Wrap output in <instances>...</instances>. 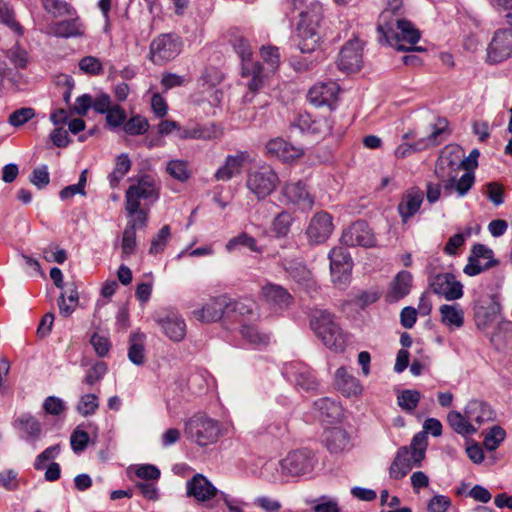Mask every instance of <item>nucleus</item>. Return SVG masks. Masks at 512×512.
I'll use <instances>...</instances> for the list:
<instances>
[{
	"label": "nucleus",
	"instance_id": "nucleus-1",
	"mask_svg": "<svg viewBox=\"0 0 512 512\" xmlns=\"http://www.w3.org/2000/svg\"><path fill=\"white\" fill-rule=\"evenodd\" d=\"M464 152L459 146L445 147L435 165L434 173L443 184L444 193L451 195L455 191L458 196H465L475 182L472 171H466L459 179L458 175L463 169Z\"/></svg>",
	"mask_w": 512,
	"mask_h": 512
},
{
	"label": "nucleus",
	"instance_id": "nucleus-2",
	"mask_svg": "<svg viewBox=\"0 0 512 512\" xmlns=\"http://www.w3.org/2000/svg\"><path fill=\"white\" fill-rule=\"evenodd\" d=\"M158 198L159 188L155 179L150 175H143L126 191L125 210L128 217L138 218L141 223L147 221L150 205Z\"/></svg>",
	"mask_w": 512,
	"mask_h": 512
},
{
	"label": "nucleus",
	"instance_id": "nucleus-3",
	"mask_svg": "<svg viewBox=\"0 0 512 512\" xmlns=\"http://www.w3.org/2000/svg\"><path fill=\"white\" fill-rule=\"evenodd\" d=\"M251 312V302L232 301L228 296L220 295L210 298L201 309L194 310L193 315L197 320L206 323L215 322L221 318L234 322L238 316L242 320L245 315L251 314Z\"/></svg>",
	"mask_w": 512,
	"mask_h": 512
},
{
	"label": "nucleus",
	"instance_id": "nucleus-4",
	"mask_svg": "<svg viewBox=\"0 0 512 512\" xmlns=\"http://www.w3.org/2000/svg\"><path fill=\"white\" fill-rule=\"evenodd\" d=\"M233 47L241 59V77L246 80L245 84L249 92L255 94L265 84L264 68L259 62L252 60V48L247 39L243 37L236 38Z\"/></svg>",
	"mask_w": 512,
	"mask_h": 512
},
{
	"label": "nucleus",
	"instance_id": "nucleus-5",
	"mask_svg": "<svg viewBox=\"0 0 512 512\" xmlns=\"http://www.w3.org/2000/svg\"><path fill=\"white\" fill-rule=\"evenodd\" d=\"M310 326L318 338L330 349L343 350L345 336L334 320V315L326 310L314 309L310 315Z\"/></svg>",
	"mask_w": 512,
	"mask_h": 512
},
{
	"label": "nucleus",
	"instance_id": "nucleus-6",
	"mask_svg": "<svg viewBox=\"0 0 512 512\" xmlns=\"http://www.w3.org/2000/svg\"><path fill=\"white\" fill-rule=\"evenodd\" d=\"M185 433L197 445L208 446L218 440L220 426L216 420L197 414L186 422Z\"/></svg>",
	"mask_w": 512,
	"mask_h": 512
},
{
	"label": "nucleus",
	"instance_id": "nucleus-7",
	"mask_svg": "<svg viewBox=\"0 0 512 512\" xmlns=\"http://www.w3.org/2000/svg\"><path fill=\"white\" fill-rule=\"evenodd\" d=\"M182 46V40L177 34H160L150 43L149 58L156 65H164L181 53Z\"/></svg>",
	"mask_w": 512,
	"mask_h": 512
},
{
	"label": "nucleus",
	"instance_id": "nucleus-8",
	"mask_svg": "<svg viewBox=\"0 0 512 512\" xmlns=\"http://www.w3.org/2000/svg\"><path fill=\"white\" fill-rule=\"evenodd\" d=\"M277 173L269 166L251 170L247 174L246 187L258 199L268 197L279 185Z\"/></svg>",
	"mask_w": 512,
	"mask_h": 512
},
{
	"label": "nucleus",
	"instance_id": "nucleus-9",
	"mask_svg": "<svg viewBox=\"0 0 512 512\" xmlns=\"http://www.w3.org/2000/svg\"><path fill=\"white\" fill-rule=\"evenodd\" d=\"M280 201L286 206H293L303 212L310 211L315 203V196L304 181L285 182L281 187Z\"/></svg>",
	"mask_w": 512,
	"mask_h": 512
},
{
	"label": "nucleus",
	"instance_id": "nucleus-10",
	"mask_svg": "<svg viewBox=\"0 0 512 512\" xmlns=\"http://www.w3.org/2000/svg\"><path fill=\"white\" fill-rule=\"evenodd\" d=\"M282 373L298 390L313 392L319 386L313 370L304 362L292 361L286 363Z\"/></svg>",
	"mask_w": 512,
	"mask_h": 512
},
{
	"label": "nucleus",
	"instance_id": "nucleus-11",
	"mask_svg": "<svg viewBox=\"0 0 512 512\" xmlns=\"http://www.w3.org/2000/svg\"><path fill=\"white\" fill-rule=\"evenodd\" d=\"M512 57V29H497L487 47V60L490 63H501Z\"/></svg>",
	"mask_w": 512,
	"mask_h": 512
},
{
	"label": "nucleus",
	"instance_id": "nucleus-12",
	"mask_svg": "<svg viewBox=\"0 0 512 512\" xmlns=\"http://www.w3.org/2000/svg\"><path fill=\"white\" fill-rule=\"evenodd\" d=\"M281 471L289 476H301L310 473L314 467V457L306 450L290 452L281 462Z\"/></svg>",
	"mask_w": 512,
	"mask_h": 512
},
{
	"label": "nucleus",
	"instance_id": "nucleus-13",
	"mask_svg": "<svg viewBox=\"0 0 512 512\" xmlns=\"http://www.w3.org/2000/svg\"><path fill=\"white\" fill-rule=\"evenodd\" d=\"M493 256L492 249L486 245L480 243L473 245L468 257V263L464 267V273L469 276H476L492 268L497 265V261L493 259Z\"/></svg>",
	"mask_w": 512,
	"mask_h": 512
},
{
	"label": "nucleus",
	"instance_id": "nucleus-14",
	"mask_svg": "<svg viewBox=\"0 0 512 512\" xmlns=\"http://www.w3.org/2000/svg\"><path fill=\"white\" fill-rule=\"evenodd\" d=\"M394 33L396 37L386 41L390 46L399 51H422V48L414 46L420 39V32L410 21L403 19Z\"/></svg>",
	"mask_w": 512,
	"mask_h": 512
},
{
	"label": "nucleus",
	"instance_id": "nucleus-15",
	"mask_svg": "<svg viewBox=\"0 0 512 512\" xmlns=\"http://www.w3.org/2000/svg\"><path fill=\"white\" fill-rule=\"evenodd\" d=\"M332 216L326 211L315 213L306 228V235L310 243L322 244L327 241L333 232Z\"/></svg>",
	"mask_w": 512,
	"mask_h": 512
},
{
	"label": "nucleus",
	"instance_id": "nucleus-16",
	"mask_svg": "<svg viewBox=\"0 0 512 512\" xmlns=\"http://www.w3.org/2000/svg\"><path fill=\"white\" fill-rule=\"evenodd\" d=\"M341 241L346 246L374 247L376 238L365 221H356L344 230Z\"/></svg>",
	"mask_w": 512,
	"mask_h": 512
},
{
	"label": "nucleus",
	"instance_id": "nucleus-17",
	"mask_svg": "<svg viewBox=\"0 0 512 512\" xmlns=\"http://www.w3.org/2000/svg\"><path fill=\"white\" fill-rule=\"evenodd\" d=\"M68 19L53 21L47 26V33L58 38H79L85 36L86 26L77 14Z\"/></svg>",
	"mask_w": 512,
	"mask_h": 512
},
{
	"label": "nucleus",
	"instance_id": "nucleus-18",
	"mask_svg": "<svg viewBox=\"0 0 512 512\" xmlns=\"http://www.w3.org/2000/svg\"><path fill=\"white\" fill-rule=\"evenodd\" d=\"M363 43L358 38L350 39L339 53L338 67L347 73L357 72L362 65Z\"/></svg>",
	"mask_w": 512,
	"mask_h": 512
},
{
	"label": "nucleus",
	"instance_id": "nucleus-19",
	"mask_svg": "<svg viewBox=\"0 0 512 512\" xmlns=\"http://www.w3.org/2000/svg\"><path fill=\"white\" fill-rule=\"evenodd\" d=\"M430 286L435 294L443 296L448 301L457 300L463 296V285L451 273L434 276Z\"/></svg>",
	"mask_w": 512,
	"mask_h": 512
},
{
	"label": "nucleus",
	"instance_id": "nucleus-20",
	"mask_svg": "<svg viewBox=\"0 0 512 512\" xmlns=\"http://www.w3.org/2000/svg\"><path fill=\"white\" fill-rule=\"evenodd\" d=\"M427 447V437L424 433H417L409 447L403 446L398 449L396 456H402L403 464L420 466L422 460L425 458V451Z\"/></svg>",
	"mask_w": 512,
	"mask_h": 512
},
{
	"label": "nucleus",
	"instance_id": "nucleus-21",
	"mask_svg": "<svg viewBox=\"0 0 512 512\" xmlns=\"http://www.w3.org/2000/svg\"><path fill=\"white\" fill-rule=\"evenodd\" d=\"M424 200V193L419 187L407 189L398 204V213L403 223H407L419 212Z\"/></svg>",
	"mask_w": 512,
	"mask_h": 512
},
{
	"label": "nucleus",
	"instance_id": "nucleus-22",
	"mask_svg": "<svg viewBox=\"0 0 512 512\" xmlns=\"http://www.w3.org/2000/svg\"><path fill=\"white\" fill-rule=\"evenodd\" d=\"M339 90V85L334 81L319 82L310 88L307 97L315 106L331 107L336 101Z\"/></svg>",
	"mask_w": 512,
	"mask_h": 512
},
{
	"label": "nucleus",
	"instance_id": "nucleus-23",
	"mask_svg": "<svg viewBox=\"0 0 512 512\" xmlns=\"http://www.w3.org/2000/svg\"><path fill=\"white\" fill-rule=\"evenodd\" d=\"M261 297L275 310H283L293 303V296L281 285L267 283L261 289Z\"/></svg>",
	"mask_w": 512,
	"mask_h": 512
},
{
	"label": "nucleus",
	"instance_id": "nucleus-24",
	"mask_svg": "<svg viewBox=\"0 0 512 512\" xmlns=\"http://www.w3.org/2000/svg\"><path fill=\"white\" fill-rule=\"evenodd\" d=\"M412 284L413 276L409 271L398 272L388 286L384 296L385 301L389 304L400 301L410 293Z\"/></svg>",
	"mask_w": 512,
	"mask_h": 512
},
{
	"label": "nucleus",
	"instance_id": "nucleus-25",
	"mask_svg": "<svg viewBox=\"0 0 512 512\" xmlns=\"http://www.w3.org/2000/svg\"><path fill=\"white\" fill-rule=\"evenodd\" d=\"M266 153L283 162H292L300 158L304 151L300 147H296L282 138L271 139L266 144Z\"/></svg>",
	"mask_w": 512,
	"mask_h": 512
},
{
	"label": "nucleus",
	"instance_id": "nucleus-26",
	"mask_svg": "<svg viewBox=\"0 0 512 512\" xmlns=\"http://www.w3.org/2000/svg\"><path fill=\"white\" fill-rule=\"evenodd\" d=\"M247 162H251L250 154L247 151H238L235 155H228L224 165L215 172L214 177L218 181H229L241 173L242 167Z\"/></svg>",
	"mask_w": 512,
	"mask_h": 512
},
{
	"label": "nucleus",
	"instance_id": "nucleus-27",
	"mask_svg": "<svg viewBox=\"0 0 512 512\" xmlns=\"http://www.w3.org/2000/svg\"><path fill=\"white\" fill-rule=\"evenodd\" d=\"M187 494L199 502L213 499L217 494V488L202 474H196L187 482Z\"/></svg>",
	"mask_w": 512,
	"mask_h": 512
},
{
	"label": "nucleus",
	"instance_id": "nucleus-28",
	"mask_svg": "<svg viewBox=\"0 0 512 512\" xmlns=\"http://www.w3.org/2000/svg\"><path fill=\"white\" fill-rule=\"evenodd\" d=\"M500 312L501 305L495 297L491 298V301L487 306L480 305L476 307L474 319L477 328L486 332L489 328L498 322Z\"/></svg>",
	"mask_w": 512,
	"mask_h": 512
},
{
	"label": "nucleus",
	"instance_id": "nucleus-29",
	"mask_svg": "<svg viewBox=\"0 0 512 512\" xmlns=\"http://www.w3.org/2000/svg\"><path fill=\"white\" fill-rule=\"evenodd\" d=\"M254 316L255 314L252 311L251 314L245 315L242 320L241 317L238 316L234 322L239 323L240 334L249 344L255 347L266 346L269 343V336L260 332L253 323H250V321L254 319Z\"/></svg>",
	"mask_w": 512,
	"mask_h": 512
},
{
	"label": "nucleus",
	"instance_id": "nucleus-30",
	"mask_svg": "<svg viewBox=\"0 0 512 512\" xmlns=\"http://www.w3.org/2000/svg\"><path fill=\"white\" fill-rule=\"evenodd\" d=\"M465 415L471 424L477 426V431L486 422L494 420V411L491 406L481 400L473 399L465 406Z\"/></svg>",
	"mask_w": 512,
	"mask_h": 512
},
{
	"label": "nucleus",
	"instance_id": "nucleus-31",
	"mask_svg": "<svg viewBox=\"0 0 512 512\" xmlns=\"http://www.w3.org/2000/svg\"><path fill=\"white\" fill-rule=\"evenodd\" d=\"M294 125L303 132L312 134H330L331 121L327 118H313L309 113H300L294 121Z\"/></svg>",
	"mask_w": 512,
	"mask_h": 512
},
{
	"label": "nucleus",
	"instance_id": "nucleus-32",
	"mask_svg": "<svg viewBox=\"0 0 512 512\" xmlns=\"http://www.w3.org/2000/svg\"><path fill=\"white\" fill-rule=\"evenodd\" d=\"M403 12H396L392 10L383 9L378 17L377 31L380 34L379 40L383 39L385 42L388 38H395V29L403 20Z\"/></svg>",
	"mask_w": 512,
	"mask_h": 512
},
{
	"label": "nucleus",
	"instance_id": "nucleus-33",
	"mask_svg": "<svg viewBox=\"0 0 512 512\" xmlns=\"http://www.w3.org/2000/svg\"><path fill=\"white\" fill-rule=\"evenodd\" d=\"M335 385L346 397L359 396L363 391L360 381L355 376L348 373L345 367H340L336 370Z\"/></svg>",
	"mask_w": 512,
	"mask_h": 512
},
{
	"label": "nucleus",
	"instance_id": "nucleus-34",
	"mask_svg": "<svg viewBox=\"0 0 512 512\" xmlns=\"http://www.w3.org/2000/svg\"><path fill=\"white\" fill-rule=\"evenodd\" d=\"M14 427L25 433V440L28 442L37 441L42 434L41 422L29 413L18 416L14 421Z\"/></svg>",
	"mask_w": 512,
	"mask_h": 512
},
{
	"label": "nucleus",
	"instance_id": "nucleus-35",
	"mask_svg": "<svg viewBox=\"0 0 512 512\" xmlns=\"http://www.w3.org/2000/svg\"><path fill=\"white\" fill-rule=\"evenodd\" d=\"M445 127L435 128L427 139H422L414 144H401L395 150V156L397 158H405L412 152L423 150L429 146L438 144V137L444 132Z\"/></svg>",
	"mask_w": 512,
	"mask_h": 512
},
{
	"label": "nucleus",
	"instance_id": "nucleus-36",
	"mask_svg": "<svg viewBox=\"0 0 512 512\" xmlns=\"http://www.w3.org/2000/svg\"><path fill=\"white\" fill-rule=\"evenodd\" d=\"M314 406L319 411L320 419L328 424L338 421L342 416V407L330 398L318 399Z\"/></svg>",
	"mask_w": 512,
	"mask_h": 512
},
{
	"label": "nucleus",
	"instance_id": "nucleus-37",
	"mask_svg": "<svg viewBox=\"0 0 512 512\" xmlns=\"http://www.w3.org/2000/svg\"><path fill=\"white\" fill-rule=\"evenodd\" d=\"M441 322L450 329H458L464 325V310L455 304H444L439 308Z\"/></svg>",
	"mask_w": 512,
	"mask_h": 512
},
{
	"label": "nucleus",
	"instance_id": "nucleus-38",
	"mask_svg": "<svg viewBox=\"0 0 512 512\" xmlns=\"http://www.w3.org/2000/svg\"><path fill=\"white\" fill-rule=\"evenodd\" d=\"M160 323L163 332L172 341L179 342L184 339L186 335V324L183 318L172 314L161 320Z\"/></svg>",
	"mask_w": 512,
	"mask_h": 512
},
{
	"label": "nucleus",
	"instance_id": "nucleus-39",
	"mask_svg": "<svg viewBox=\"0 0 512 512\" xmlns=\"http://www.w3.org/2000/svg\"><path fill=\"white\" fill-rule=\"evenodd\" d=\"M147 221L143 223L135 217H129L126 228L123 232L121 248L125 255H131L134 253L136 247V229L144 228Z\"/></svg>",
	"mask_w": 512,
	"mask_h": 512
},
{
	"label": "nucleus",
	"instance_id": "nucleus-40",
	"mask_svg": "<svg viewBox=\"0 0 512 512\" xmlns=\"http://www.w3.org/2000/svg\"><path fill=\"white\" fill-rule=\"evenodd\" d=\"M297 36L299 38L298 47L302 53H312L318 48L320 36L314 27L303 26L300 23Z\"/></svg>",
	"mask_w": 512,
	"mask_h": 512
},
{
	"label": "nucleus",
	"instance_id": "nucleus-41",
	"mask_svg": "<svg viewBox=\"0 0 512 512\" xmlns=\"http://www.w3.org/2000/svg\"><path fill=\"white\" fill-rule=\"evenodd\" d=\"M324 437L327 448L333 453L343 451L349 444V436L341 427L327 429Z\"/></svg>",
	"mask_w": 512,
	"mask_h": 512
},
{
	"label": "nucleus",
	"instance_id": "nucleus-42",
	"mask_svg": "<svg viewBox=\"0 0 512 512\" xmlns=\"http://www.w3.org/2000/svg\"><path fill=\"white\" fill-rule=\"evenodd\" d=\"M447 421L453 431L459 435L469 436L477 433V426L470 423L465 413L461 414L455 410L450 411L447 415Z\"/></svg>",
	"mask_w": 512,
	"mask_h": 512
},
{
	"label": "nucleus",
	"instance_id": "nucleus-43",
	"mask_svg": "<svg viewBox=\"0 0 512 512\" xmlns=\"http://www.w3.org/2000/svg\"><path fill=\"white\" fill-rule=\"evenodd\" d=\"M42 8L54 19L75 15V8L64 0H40Z\"/></svg>",
	"mask_w": 512,
	"mask_h": 512
},
{
	"label": "nucleus",
	"instance_id": "nucleus-44",
	"mask_svg": "<svg viewBox=\"0 0 512 512\" xmlns=\"http://www.w3.org/2000/svg\"><path fill=\"white\" fill-rule=\"evenodd\" d=\"M131 160L127 154H121L116 158L115 167L109 174V184L112 188L118 187L119 183L131 169Z\"/></svg>",
	"mask_w": 512,
	"mask_h": 512
},
{
	"label": "nucleus",
	"instance_id": "nucleus-45",
	"mask_svg": "<svg viewBox=\"0 0 512 512\" xmlns=\"http://www.w3.org/2000/svg\"><path fill=\"white\" fill-rule=\"evenodd\" d=\"M260 56L263 62L267 65L266 78L269 73H275L280 66V52L278 47L267 45L260 48Z\"/></svg>",
	"mask_w": 512,
	"mask_h": 512
},
{
	"label": "nucleus",
	"instance_id": "nucleus-46",
	"mask_svg": "<svg viewBox=\"0 0 512 512\" xmlns=\"http://www.w3.org/2000/svg\"><path fill=\"white\" fill-rule=\"evenodd\" d=\"M294 219L292 214L287 211H282L276 215L271 224V231L277 238H283L290 232L291 225Z\"/></svg>",
	"mask_w": 512,
	"mask_h": 512
},
{
	"label": "nucleus",
	"instance_id": "nucleus-47",
	"mask_svg": "<svg viewBox=\"0 0 512 512\" xmlns=\"http://www.w3.org/2000/svg\"><path fill=\"white\" fill-rule=\"evenodd\" d=\"M240 246L246 247L252 252H262V248L257 245L256 239L245 232L231 238L226 244V250L232 252Z\"/></svg>",
	"mask_w": 512,
	"mask_h": 512
},
{
	"label": "nucleus",
	"instance_id": "nucleus-48",
	"mask_svg": "<svg viewBox=\"0 0 512 512\" xmlns=\"http://www.w3.org/2000/svg\"><path fill=\"white\" fill-rule=\"evenodd\" d=\"M222 81V76L220 72L215 68H206L200 78L198 79V85L202 87L204 90H211L215 96L219 93L218 90H215L217 84ZM218 100V97H216Z\"/></svg>",
	"mask_w": 512,
	"mask_h": 512
},
{
	"label": "nucleus",
	"instance_id": "nucleus-49",
	"mask_svg": "<svg viewBox=\"0 0 512 512\" xmlns=\"http://www.w3.org/2000/svg\"><path fill=\"white\" fill-rule=\"evenodd\" d=\"M143 335L134 334L130 338V347L128 350V357L131 362L136 365H141L145 361V352L143 345Z\"/></svg>",
	"mask_w": 512,
	"mask_h": 512
},
{
	"label": "nucleus",
	"instance_id": "nucleus-50",
	"mask_svg": "<svg viewBox=\"0 0 512 512\" xmlns=\"http://www.w3.org/2000/svg\"><path fill=\"white\" fill-rule=\"evenodd\" d=\"M420 399L421 393L417 390L411 389L403 390L397 396L398 405L401 407L402 410L408 413H412L416 409Z\"/></svg>",
	"mask_w": 512,
	"mask_h": 512
},
{
	"label": "nucleus",
	"instance_id": "nucleus-51",
	"mask_svg": "<svg viewBox=\"0 0 512 512\" xmlns=\"http://www.w3.org/2000/svg\"><path fill=\"white\" fill-rule=\"evenodd\" d=\"M214 131L206 126L195 124L192 127H181L180 138L181 139H203L208 140L213 138Z\"/></svg>",
	"mask_w": 512,
	"mask_h": 512
},
{
	"label": "nucleus",
	"instance_id": "nucleus-52",
	"mask_svg": "<svg viewBox=\"0 0 512 512\" xmlns=\"http://www.w3.org/2000/svg\"><path fill=\"white\" fill-rule=\"evenodd\" d=\"M123 129L128 135H141L148 131V120L140 115H135L129 120H125Z\"/></svg>",
	"mask_w": 512,
	"mask_h": 512
},
{
	"label": "nucleus",
	"instance_id": "nucleus-53",
	"mask_svg": "<svg viewBox=\"0 0 512 512\" xmlns=\"http://www.w3.org/2000/svg\"><path fill=\"white\" fill-rule=\"evenodd\" d=\"M98 407V397L95 394L89 393L81 396L78 404L76 405V410L82 416L87 417L95 414Z\"/></svg>",
	"mask_w": 512,
	"mask_h": 512
},
{
	"label": "nucleus",
	"instance_id": "nucleus-54",
	"mask_svg": "<svg viewBox=\"0 0 512 512\" xmlns=\"http://www.w3.org/2000/svg\"><path fill=\"white\" fill-rule=\"evenodd\" d=\"M171 237V230L169 225H164L157 235L152 239L151 245L149 248V253L152 255H157L162 253L165 250V247Z\"/></svg>",
	"mask_w": 512,
	"mask_h": 512
},
{
	"label": "nucleus",
	"instance_id": "nucleus-55",
	"mask_svg": "<svg viewBox=\"0 0 512 512\" xmlns=\"http://www.w3.org/2000/svg\"><path fill=\"white\" fill-rule=\"evenodd\" d=\"M471 236V229L468 228L462 233L454 234L449 238L446 245L443 248L445 254L449 256H455L458 254V250L464 245L467 238Z\"/></svg>",
	"mask_w": 512,
	"mask_h": 512
},
{
	"label": "nucleus",
	"instance_id": "nucleus-56",
	"mask_svg": "<svg viewBox=\"0 0 512 512\" xmlns=\"http://www.w3.org/2000/svg\"><path fill=\"white\" fill-rule=\"evenodd\" d=\"M505 437V430L502 427L496 425L493 426L485 435L483 444L487 450L494 451L499 447L501 442L504 441Z\"/></svg>",
	"mask_w": 512,
	"mask_h": 512
},
{
	"label": "nucleus",
	"instance_id": "nucleus-57",
	"mask_svg": "<svg viewBox=\"0 0 512 512\" xmlns=\"http://www.w3.org/2000/svg\"><path fill=\"white\" fill-rule=\"evenodd\" d=\"M330 270H336L340 266L351 265L350 255L343 247H334L329 252Z\"/></svg>",
	"mask_w": 512,
	"mask_h": 512
},
{
	"label": "nucleus",
	"instance_id": "nucleus-58",
	"mask_svg": "<svg viewBox=\"0 0 512 512\" xmlns=\"http://www.w3.org/2000/svg\"><path fill=\"white\" fill-rule=\"evenodd\" d=\"M67 299L69 306H66V298L64 293L60 295L58 300L60 314L64 317L70 316L78 305V292L75 288L70 290Z\"/></svg>",
	"mask_w": 512,
	"mask_h": 512
},
{
	"label": "nucleus",
	"instance_id": "nucleus-59",
	"mask_svg": "<svg viewBox=\"0 0 512 512\" xmlns=\"http://www.w3.org/2000/svg\"><path fill=\"white\" fill-rule=\"evenodd\" d=\"M35 116L33 108L24 107L15 110L9 116L8 123L14 127H20Z\"/></svg>",
	"mask_w": 512,
	"mask_h": 512
},
{
	"label": "nucleus",
	"instance_id": "nucleus-60",
	"mask_svg": "<svg viewBox=\"0 0 512 512\" xmlns=\"http://www.w3.org/2000/svg\"><path fill=\"white\" fill-rule=\"evenodd\" d=\"M314 504L313 512H340V507L336 499L328 496H321L318 499L312 500Z\"/></svg>",
	"mask_w": 512,
	"mask_h": 512
},
{
	"label": "nucleus",
	"instance_id": "nucleus-61",
	"mask_svg": "<svg viewBox=\"0 0 512 512\" xmlns=\"http://www.w3.org/2000/svg\"><path fill=\"white\" fill-rule=\"evenodd\" d=\"M79 68L89 75H100L103 71L101 61L94 56H85L79 61Z\"/></svg>",
	"mask_w": 512,
	"mask_h": 512
},
{
	"label": "nucleus",
	"instance_id": "nucleus-62",
	"mask_svg": "<svg viewBox=\"0 0 512 512\" xmlns=\"http://www.w3.org/2000/svg\"><path fill=\"white\" fill-rule=\"evenodd\" d=\"M7 57L16 68L24 69L27 67L28 53L18 45L13 46L7 51Z\"/></svg>",
	"mask_w": 512,
	"mask_h": 512
},
{
	"label": "nucleus",
	"instance_id": "nucleus-63",
	"mask_svg": "<svg viewBox=\"0 0 512 512\" xmlns=\"http://www.w3.org/2000/svg\"><path fill=\"white\" fill-rule=\"evenodd\" d=\"M167 172L177 180L185 181L189 177L187 162L172 160L167 165Z\"/></svg>",
	"mask_w": 512,
	"mask_h": 512
},
{
	"label": "nucleus",
	"instance_id": "nucleus-64",
	"mask_svg": "<svg viewBox=\"0 0 512 512\" xmlns=\"http://www.w3.org/2000/svg\"><path fill=\"white\" fill-rule=\"evenodd\" d=\"M126 112L119 105L112 106L106 113V122L112 128H118L126 120Z\"/></svg>",
	"mask_w": 512,
	"mask_h": 512
}]
</instances>
